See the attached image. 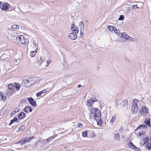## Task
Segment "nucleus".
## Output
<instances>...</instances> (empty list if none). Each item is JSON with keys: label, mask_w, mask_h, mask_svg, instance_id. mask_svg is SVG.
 <instances>
[{"label": "nucleus", "mask_w": 151, "mask_h": 151, "mask_svg": "<svg viewBox=\"0 0 151 151\" xmlns=\"http://www.w3.org/2000/svg\"><path fill=\"white\" fill-rule=\"evenodd\" d=\"M71 30L76 33H78V28L74 24H72V26L71 28Z\"/></svg>", "instance_id": "15"}, {"label": "nucleus", "mask_w": 151, "mask_h": 151, "mask_svg": "<svg viewBox=\"0 0 151 151\" xmlns=\"http://www.w3.org/2000/svg\"><path fill=\"white\" fill-rule=\"evenodd\" d=\"M115 32L117 35L119 36L120 37V35H121L120 31L119 30H117V29L116 28V30H115V32Z\"/></svg>", "instance_id": "33"}, {"label": "nucleus", "mask_w": 151, "mask_h": 151, "mask_svg": "<svg viewBox=\"0 0 151 151\" xmlns=\"http://www.w3.org/2000/svg\"><path fill=\"white\" fill-rule=\"evenodd\" d=\"M86 45H85V47H86Z\"/></svg>", "instance_id": "56"}, {"label": "nucleus", "mask_w": 151, "mask_h": 151, "mask_svg": "<svg viewBox=\"0 0 151 151\" xmlns=\"http://www.w3.org/2000/svg\"><path fill=\"white\" fill-rule=\"evenodd\" d=\"M120 37L124 39V41H126L127 40H129V37L126 33H121V35H120Z\"/></svg>", "instance_id": "12"}, {"label": "nucleus", "mask_w": 151, "mask_h": 151, "mask_svg": "<svg viewBox=\"0 0 151 151\" xmlns=\"http://www.w3.org/2000/svg\"><path fill=\"white\" fill-rule=\"evenodd\" d=\"M52 140V138H51V137H49V138H47V139H46V140L47 142H50V141Z\"/></svg>", "instance_id": "44"}, {"label": "nucleus", "mask_w": 151, "mask_h": 151, "mask_svg": "<svg viewBox=\"0 0 151 151\" xmlns=\"http://www.w3.org/2000/svg\"><path fill=\"white\" fill-rule=\"evenodd\" d=\"M116 118V116H113L112 117V118L111 120L110 121V122L111 123V122H113L115 121Z\"/></svg>", "instance_id": "35"}, {"label": "nucleus", "mask_w": 151, "mask_h": 151, "mask_svg": "<svg viewBox=\"0 0 151 151\" xmlns=\"http://www.w3.org/2000/svg\"><path fill=\"white\" fill-rule=\"evenodd\" d=\"M149 140V137H146L145 138H144L143 139V145L145 144L147 142V141Z\"/></svg>", "instance_id": "31"}, {"label": "nucleus", "mask_w": 151, "mask_h": 151, "mask_svg": "<svg viewBox=\"0 0 151 151\" xmlns=\"http://www.w3.org/2000/svg\"><path fill=\"white\" fill-rule=\"evenodd\" d=\"M34 138V137H26L23 139L22 140H21L18 143H21L23 145L24 144L27 142H29L32 139H33Z\"/></svg>", "instance_id": "6"}, {"label": "nucleus", "mask_w": 151, "mask_h": 151, "mask_svg": "<svg viewBox=\"0 0 151 151\" xmlns=\"http://www.w3.org/2000/svg\"><path fill=\"white\" fill-rule=\"evenodd\" d=\"M6 58V57H3V55H1L0 57V59H2V60H4Z\"/></svg>", "instance_id": "42"}, {"label": "nucleus", "mask_w": 151, "mask_h": 151, "mask_svg": "<svg viewBox=\"0 0 151 151\" xmlns=\"http://www.w3.org/2000/svg\"><path fill=\"white\" fill-rule=\"evenodd\" d=\"M129 39L131 41H134V40H133L134 39L133 38H132V37H129Z\"/></svg>", "instance_id": "47"}, {"label": "nucleus", "mask_w": 151, "mask_h": 151, "mask_svg": "<svg viewBox=\"0 0 151 151\" xmlns=\"http://www.w3.org/2000/svg\"><path fill=\"white\" fill-rule=\"evenodd\" d=\"M16 109H17V110H15L12 112L11 114V116L15 115L20 110L18 108H17Z\"/></svg>", "instance_id": "26"}, {"label": "nucleus", "mask_w": 151, "mask_h": 151, "mask_svg": "<svg viewBox=\"0 0 151 151\" xmlns=\"http://www.w3.org/2000/svg\"><path fill=\"white\" fill-rule=\"evenodd\" d=\"M20 87V85L17 83H15V87L17 91H19V90Z\"/></svg>", "instance_id": "27"}, {"label": "nucleus", "mask_w": 151, "mask_h": 151, "mask_svg": "<svg viewBox=\"0 0 151 151\" xmlns=\"http://www.w3.org/2000/svg\"><path fill=\"white\" fill-rule=\"evenodd\" d=\"M80 42L81 43V44L82 43H83V42Z\"/></svg>", "instance_id": "54"}, {"label": "nucleus", "mask_w": 151, "mask_h": 151, "mask_svg": "<svg viewBox=\"0 0 151 151\" xmlns=\"http://www.w3.org/2000/svg\"><path fill=\"white\" fill-rule=\"evenodd\" d=\"M94 119L96 121L97 124L99 126H101L102 124V120L101 119V115H97L96 116H93Z\"/></svg>", "instance_id": "5"}, {"label": "nucleus", "mask_w": 151, "mask_h": 151, "mask_svg": "<svg viewBox=\"0 0 151 151\" xmlns=\"http://www.w3.org/2000/svg\"><path fill=\"white\" fill-rule=\"evenodd\" d=\"M124 17L123 15H121L119 19V20H123L124 19Z\"/></svg>", "instance_id": "38"}, {"label": "nucleus", "mask_w": 151, "mask_h": 151, "mask_svg": "<svg viewBox=\"0 0 151 151\" xmlns=\"http://www.w3.org/2000/svg\"><path fill=\"white\" fill-rule=\"evenodd\" d=\"M91 113L94 114V115L93 116H95L101 115V112L98 108L92 109L91 110Z\"/></svg>", "instance_id": "10"}, {"label": "nucleus", "mask_w": 151, "mask_h": 151, "mask_svg": "<svg viewBox=\"0 0 151 151\" xmlns=\"http://www.w3.org/2000/svg\"><path fill=\"white\" fill-rule=\"evenodd\" d=\"M95 98H91L88 101L87 105H88L89 107H91L92 106L93 103L95 101Z\"/></svg>", "instance_id": "16"}, {"label": "nucleus", "mask_w": 151, "mask_h": 151, "mask_svg": "<svg viewBox=\"0 0 151 151\" xmlns=\"http://www.w3.org/2000/svg\"><path fill=\"white\" fill-rule=\"evenodd\" d=\"M43 62V60L42 59V58L40 57V59L38 61V63L40 64V65H41Z\"/></svg>", "instance_id": "37"}, {"label": "nucleus", "mask_w": 151, "mask_h": 151, "mask_svg": "<svg viewBox=\"0 0 151 151\" xmlns=\"http://www.w3.org/2000/svg\"><path fill=\"white\" fill-rule=\"evenodd\" d=\"M33 45H34V46H36L37 45V44L36 43V42L34 40H33Z\"/></svg>", "instance_id": "45"}, {"label": "nucleus", "mask_w": 151, "mask_h": 151, "mask_svg": "<svg viewBox=\"0 0 151 151\" xmlns=\"http://www.w3.org/2000/svg\"><path fill=\"white\" fill-rule=\"evenodd\" d=\"M82 126V124L81 123H79L78 124V127H81V126Z\"/></svg>", "instance_id": "48"}, {"label": "nucleus", "mask_w": 151, "mask_h": 151, "mask_svg": "<svg viewBox=\"0 0 151 151\" xmlns=\"http://www.w3.org/2000/svg\"><path fill=\"white\" fill-rule=\"evenodd\" d=\"M9 8V5L7 3L4 4L3 5L1 10L3 11H6Z\"/></svg>", "instance_id": "14"}, {"label": "nucleus", "mask_w": 151, "mask_h": 151, "mask_svg": "<svg viewBox=\"0 0 151 151\" xmlns=\"http://www.w3.org/2000/svg\"><path fill=\"white\" fill-rule=\"evenodd\" d=\"M54 136H55V137H56L57 136V134H56Z\"/></svg>", "instance_id": "52"}, {"label": "nucleus", "mask_w": 151, "mask_h": 151, "mask_svg": "<svg viewBox=\"0 0 151 151\" xmlns=\"http://www.w3.org/2000/svg\"><path fill=\"white\" fill-rule=\"evenodd\" d=\"M14 122H19V121L17 118H14L12 120H11L9 124V125H11Z\"/></svg>", "instance_id": "25"}, {"label": "nucleus", "mask_w": 151, "mask_h": 151, "mask_svg": "<svg viewBox=\"0 0 151 151\" xmlns=\"http://www.w3.org/2000/svg\"><path fill=\"white\" fill-rule=\"evenodd\" d=\"M35 54H36V52H37V51H36V50H35Z\"/></svg>", "instance_id": "53"}, {"label": "nucleus", "mask_w": 151, "mask_h": 151, "mask_svg": "<svg viewBox=\"0 0 151 151\" xmlns=\"http://www.w3.org/2000/svg\"><path fill=\"white\" fill-rule=\"evenodd\" d=\"M147 127V126L146 125H141L137 128V130L140 129L141 128H142V129L146 128Z\"/></svg>", "instance_id": "28"}, {"label": "nucleus", "mask_w": 151, "mask_h": 151, "mask_svg": "<svg viewBox=\"0 0 151 151\" xmlns=\"http://www.w3.org/2000/svg\"><path fill=\"white\" fill-rule=\"evenodd\" d=\"M129 147L132 150L134 151H139L140 150L133 145L132 142H129L128 144Z\"/></svg>", "instance_id": "8"}, {"label": "nucleus", "mask_w": 151, "mask_h": 151, "mask_svg": "<svg viewBox=\"0 0 151 151\" xmlns=\"http://www.w3.org/2000/svg\"><path fill=\"white\" fill-rule=\"evenodd\" d=\"M16 41L19 45H25L27 43V40L22 35L18 36L16 39Z\"/></svg>", "instance_id": "3"}, {"label": "nucleus", "mask_w": 151, "mask_h": 151, "mask_svg": "<svg viewBox=\"0 0 151 151\" xmlns=\"http://www.w3.org/2000/svg\"><path fill=\"white\" fill-rule=\"evenodd\" d=\"M23 110L26 113H28L29 111L31 112L32 111V108L30 106H26L24 109Z\"/></svg>", "instance_id": "17"}, {"label": "nucleus", "mask_w": 151, "mask_h": 151, "mask_svg": "<svg viewBox=\"0 0 151 151\" xmlns=\"http://www.w3.org/2000/svg\"><path fill=\"white\" fill-rule=\"evenodd\" d=\"M42 92V93H45L46 92H47V89H44L43 90H42V91H41Z\"/></svg>", "instance_id": "43"}, {"label": "nucleus", "mask_w": 151, "mask_h": 151, "mask_svg": "<svg viewBox=\"0 0 151 151\" xmlns=\"http://www.w3.org/2000/svg\"><path fill=\"white\" fill-rule=\"evenodd\" d=\"M26 114L23 112L20 113L18 116V118L20 119H22L25 117Z\"/></svg>", "instance_id": "20"}, {"label": "nucleus", "mask_w": 151, "mask_h": 151, "mask_svg": "<svg viewBox=\"0 0 151 151\" xmlns=\"http://www.w3.org/2000/svg\"><path fill=\"white\" fill-rule=\"evenodd\" d=\"M107 27L109 30L112 32H115V30H116V28L114 26H108Z\"/></svg>", "instance_id": "18"}, {"label": "nucleus", "mask_w": 151, "mask_h": 151, "mask_svg": "<svg viewBox=\"0 0 151 151\" xmlns=\"http://www.w3.org/2000/svg\"><path fill=\"white\" fill-rule=\"evenodd\" d=\"M83 33V32H81V34L82 35V34Z\"/></svg>", "instance_id": "55"}, {"label": "nucleus", "mask_w": 151, "mask_h": 151, "mask_svg": "<svg viewBox=\"0 0 151 151\" xmlns=\"http://www.w3.org/2000/svg\"><path fill=\"white\" fill-rule=\"evenodd\" d=\"M51 138H52V139L54 138H55V136H52L51 137Z\"/></svg>", "instance_id": "49"}, {"label": "nucleus", "mask_w": 151, "mask_h": 151, "mask_svg": "<svg viewBox=\"0 0 151 151\" xmlns=\"http://www.w3.org/2000/svg\"><path fill=\"white\" fill-rule=\"evenodd\" d=\"M77 33L75 32H72L70 33L69 35V38L72 40H75L77 38V36L76 35Z\"/></svg>", "instance_id": "11"}, {"label": "nucleus", "mask_w": 151, "mask_h": 151, "mask_svg": "<svg viewBox=\"0 0 151 151\" xmlns=\"http://www.w3.org/2000/svg\"><path fill=\"white\" fill-rule=\"evenodd\" d=\"M133 8L134 9H136L138 8L137 5H135L133 6Z\"/></svg>", "instance_id": "46"}, {"label": "nucleus", "mask_w": 151, "mask_h": 151, "mask_svg": "<svg viewBox=\"0 0 151 151\" xmlns=\"http://www.w3.org/2000/svg\"><path fill=\"white\" fill-rule=\"evenodd\" d=\"M12 29H18L19 28V26L18 25H13L11 26Z\"/></svg>", "instance_id": "32"}, {"label": "nucleus", "mask_w": 151, "mask_h": 151, "mask_svg": "<svg viewBox=\"0 0 151 151\" xmlns=\"http://www.w3.org/2000/svg\"><path fill=\"white\" fill-rule=\"evenodd\" d=\"M37 78L33 77L24 80L22 81L23 85L26 87H29L37 82Z\"/></svg>", "instance_id": "1"}, {"label": "nucleus", "mask_w": 151, "mask_h": 151, "mask_svg": "<svg viewBox=\"0 0 151 151\" xmlns=\"http://www.w3.org/2000/svg\"><path fill=\"white\" fill-rule=\"evenodd\" d=\"M12 50H10V51H5L4 53L3 54V55H3V57H6V58H7L8 55L9 54V52H12Z\"/></svg>", "instance_id": "30"}, {"label": "nucleus", "mask_w": 151, "mask_h": 151, "mask_svg": "<svg viewBox=\"0 0 151 151\" xmlns=\"http://www.w3.org/2000/svg\"><path fill=\"white\" fill-rule=\"evenodd\" d=\"M146 135V131L145 130H141L137 134V137L140 139L144 138Z\"/></svg>", "instance_id": "9"}, {"label": "nucleus", "mask_w": 151, "mask_h": 151, "mask_svg": "<svg viewBox=\"0 0 151 151\" xmlns=\"http://www.w3.org/2000/svg\"><path fill=\"white\" fill-rule=\"evenodd\" d=\"M145 123L149 126L150 127V120L149 118H146L145 121Z\"/></svg>", "instance_id": "24"}, {"label": "nucleus", "mask_w": 151, "mask_h": 151, "mask_svg": "<svg viewBox=\"0 0 151 151\" xmlns=\"http://www.w3.org/2000/svg\"><path fill=\"white\" fill-rule=\"evenodd\" d=\"M51 60H50V59L48 60L47 61V63H46L47 65L45 66V67H47V66H49V65L51 63Z\"/></svg>", "instance_id": "36"}, {"label": "nucleus", "mask_w": 151, "mask_h": 151, "mask_svg": "<svg viewBox=\"0 0 151 151\" xmlns=\"http://www.w3.org/2000/svg\"><path fill=\"white\" fill-rule=\"evenodd\" d=\"M146 147L148 150L151 149V143L149 142H148L146 145Z\"/></svg>", "instance_id": "29"}, {"label": "nucleus", "mask_w": 151, "mask_h": 151, "mask_svg": "<svg viewBox=\"0 0 151 151\" xmlns=\"http://www.w3.org/2000/svg\"><path fill=\"white\" fill-rule=\"evenodd\" d=\"M6 99V96L3 94L0 93V100L3 101H5Z\"/></svg>", "instance_id": "22"}, {"label": "nucleus", "mask_w": 151, "mask_h": 151, "mask_svg": "<svg viewBox=\"0 0 151 151\" xmlns=\"http://www.w3.org/2000/svg\"><path fill=\"white\" fill-rule=\"evenodd\" d=\"M24 125H22L21 126L19 127V129L20 131H22L24 129Z\"/></svg>", "instance_id": "40"}, {"label": "nucleus", "mask_w": 151, "mask_h": 151, "mask_svg": "<svg viewBox=\"0 0 151 151\" xmlns=\"http://www.w3.org/2000/svg\"><path fill=\"white\" fill-rule=\"evenodd\" d=\"M149 110L148 109L144 106H143L142 108V109L140 111L141 114L142 115L144 116L147 114Z\"/></svg>", "instance_id": "7"}, {"label": "nucleus", "mask_w": 151, "mask_h": 151, "mask_svg": "<svg viewBox=\"0 0 151 151\" xmlns=\"http://www.w3.org/2000/svg\"><path fill=\"white\" fill-rule=\"evenodd\" d=\"M28 100L30 104L35 107L36 106V101H35L34 99L32 98H28Z\"/></svg>", "instance_id": "13"}, {"label": "nucleus", "mask_w": 151, "mask_h": 151, "mask_svg": "<svg viewBox=\"0 0 151 151\" xmlns=\"http://www.w3.org/2000/svg\"><path fill=\"white\" fill-rule=\"evenodd\" d=\"M87 135V133L86 132H83L82 135L83 137H86Z\"/></svg>", "instance_id": "39"}, {"label": "nucleus", "mask_w": 151, "mask_h": 151, "mask_svg": "<svg viewBox=\"0 0 151 151\" xmlns=\"http://www.w3.org/2000/svg\"><path fill=\"white\" fill-rule=\"evenodd\" d=\"M14 88L13 85L12 84H9L8 85V89L6 90V95L8 96H11L14 92Z\"/></svg>", "instance_id": "4"}, {"label": "nucleus", "mask_w": 151, "mask_h": 151, "mask_svg": "<svg viewBox=\"0 0 151 151\" xmlns=\"http://www.w3.org/2000/svg\"><path fill=\"white\" fill-rule=\"evenodd\" d=\"M138 100L136 99L133 101L132 106L131 108V112L134 114H136L138 110V107L137 104Z\"/></svg>", "instance_id": "2"}, {"label": "nucleus", "mask_w": 151, "mask_h": 151, "mask_svg": "<svg viewBox=\"0 0 151 151\" xmlns=\"http://www.w3.org/2000/svg\"><path fill=\"white\" fill-rule=\"evenodd\" d=\"M121 104L124 107H127L128 106V101L127 100H123L121 103Z\"/></svg>", "instance_id": "19"}, {"label": "nucleus", "mask_w": 151, "mask_h": 151, "mask_svg": "<svg viewBox=\"0 0 151 151\" xmlns=\"http://www.w3.org/2000/svg\"><path fill=\"white\" fill-rule=\"evenodd\" d=\"M114 138L115 140L119 141L120 140V137L119 134L118 133H116L114 134Z\"/></svg>", "instance_id": "23"}, {"label": "nucleus", "mask_w": 151, "mask_h": 151, "mask_svg": "<svg viewBox=\"0 0 151 151\" xmlns=\"http://www.w3.org/2000/svg\"><path fill=\"white\" fill-rule=\"evenodd\" d=\"M79 24L80 26H81V32L84 29L85 26L84 23L83 22H81Z\"/></svg>", "instance_id": "21"}, {"label": "nucleus", "mask_w": 151, "mask_h": 151, "mask_svg": "<svg viewBox=\"0 0 151 151\" xmlns=\"http://www.w3.org/2000/svg\"><path fill=\"white\" fill-rule=\"evenodd\" d=\"M35 51H32L30 53V56L31 57H34L35 55Z\"/></svg>", "instance_id": "34"}, {"label": "nucleus", "mask_w": 151, "mask_h": 151, "mask_svg": "<svg viewBox=\"0 0 151 151\" xmlns=\"http://www.w3.org/2000/svg\"><path fill=\"white\" fill-rule=\"evenodd\" d=\"M78 86V88H79L81 86V85H79Z\"/></svg>", "instance_id": "51"}, {"label": "nucleus", "mask_w": 151, "mask_h": 151, "mask_svg": "<svg viewBox=\"0 0 151 151\" xmlns=\"http://www.w3.org/2000/svg\"><path fill=\"white\" fill-rule=\"evenodd\" d=\"M1 4L2 2L1 1H0V8H1Z\"/></svg>", "instance_id": "50"}, {"label": "nucleus", "mask_w": 151, "mask_h": 151, "mask_svg": "<svg viewBox=\"0 0 151 151\" xmlns=\"http://www.w3.org/2000/svg\"><path fill=\"white\" fill-rule=\"evenodd\" d=\"M42 93L41 91L38 92L36 94V96L37 97L40 96H41L42 94Z\"/></svg>", "instance_id": "41"}]
</instances>
